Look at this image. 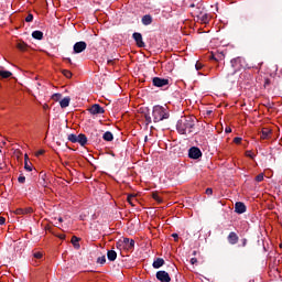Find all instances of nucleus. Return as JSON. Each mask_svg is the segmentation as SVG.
Returning a JSON list of instances; mask_svg holds the SVG:
<instances>
[{
    "mask_svg": "<svg viewBox=\"0 0 282 282\" xmlns=\"http://www.w3.org/2000/svg\"><path fill=\"white\" fill-rule=\"evenodd\" d=\"M74 54H80L87 50V43L85 42H77L74 44Z\"/></svg>",
    "mask_w": 282,
    "mask_h": 282,
    "instance_id": "5",
    "label": "nucleus"
},
{
    "mask_svg": "<svg viewBox=\"0 0 282 282\" xmlns=\"http://www.w3.org/2000/svg\"><path fill=\"white\" fill-rule=\"evenodd\" d=\"M191 263H192V265H195V263H197V258H192Z\"/></svg>",
    "mask_w": 282,
    "mask_h": 282,
    "instance_id": "43",
    "label": "nucleus"
},
{
    "mask_svg": "<svg viewBox=\"0 0 282 282\" xmlns=\"http://www.w3.org/2000/svg\"><path fill=\"white\" fill-rule=\"evenodd\" d=\"M152 265L155 270H159V268H162V265H164V259L158 258L156 260H154Z\"/></svg>",
    "mask_w": 282,
    "mask_h": 282,
    "instance_id": "12",
    "label": "nucleus"
},
{
    "mask_svg": "<svg viewBox=\"0 0 282 282\" xmlns=\"http://www.w3.org/2000/svg\"><path fill=\"white\" fill-rule=\"evenodd\" d=\"M3 224H6V218L0 216V226H3Z\"/></svg>",
    "mask_w": 282,
    "mask_h": 282,
    "instance_id": "42",
    "label": "nucleus"
},
{
    "mask_svg": "<svg viewBox=\"0 0 282 282\" xmlns=\"http://www.w3.org/2000/svg\"><path fill=\"white\" fill-rule=\"evenodd\" d=\"M62 74H63L66 78H72V72H69V70L64 69V70L62 72Z\"/></svg>",
    "mask_w": 282,
    "mask_h": 282,
    "instance_id": "30",
    "label": "nucleus"
},
{
    "mask_svg": "<svg viewBox=\"0 0 282 282\" xmlns=\"http://www.w3.org/2000/svg\"><path fill=\"white\" fill-rule=\"evenodd\" d=\"M0 76L1 78H10V76H12V73L10 70H3L0 67Z\"/></svg>",
    "mask_w": 282,
    "mask_h": 282,
    "instance_id": "20",
    "label": "nucleus"
},
{
    "mask_svg": "<svg viewBox=\"0 0 282 282\" xmlns=\"http://www.w3.org/2000/svg\"><path fill=\"white\" fill-rule=\"evenodd\" d=\"M119 248H123V250H133V246H135V241L133 239L123 238L118 241Z\"/></svg>",
    "mask_w": 282,
    "mask_h": 282,
    "instance_id": "3",
    "label": "nucleus"
},
{
    "mask_svg": "<svg viewBox=\"0 0 282 282\" xmlns=\"http://www.w3.org/2000/svg\"><path fill=\"white\" fill-rule=\"evenodd\" d=\"M132 36H133L138 47H144V41L142 40V34L141 33H133Z\"/></svg>",
    "mask_w": 282,
    "mask_h": 282,
    "instance_id": "9",
    "label": "nucleus"
},
{
    "mask_svg": "<svg viewBox=\"0 0 282 282\" xmlns=\"http://www.w3.org/2000/svg\"><path fill=\"white\" fill-rule=\"evenodd\" d=\"M107 257L110 261H116V259H118V253L115 250H108Z\"/></svg>",
    "mask_w": 282,
    "mask_h": 282,
    "instance_id": "15",
    "label": "nucleus"
},
{
    "mask_svg": "<svg viewBox=\"0 0 282 282\" xmlns=\"http://www.w3.org/2000/svg\"><path fill=\"white\" fill-rule=\"evenodd\" d=\"M61 94H54L53 96H52V100H55V102H58V100H61Z\"/></svg>",
    "mask_w": 282,
    "mask_h": 282,
    "instance_id": "31",
    "label": "nucleus"
},
{
    "mask_svg": "<svg viewBox=\"0 0 282 282\" xmlns=\"http://www.w3.org/2000/svg\"><path fill=\"white\" fill-rule=\"evenodd\" d=\"M33 20H34V15H32V14H29V15L25 18L26 23H31V21H33Z\"/></svg>",
    "mask_w": 282,
    "mask_h": 282,
    "instance_id": "32",
    "label": "nucleus"
},
{
    "mask_svg": "<svg viewBox=\"0 0 282 282\" xmlns=\"http://www.w3.org/2000/svg\"><path fill=\"white\" fill-rule=\"evenodd\" d=\"M69 102H72V98L65 97L59 101V106L62 109H66V107H69Z\"/></svg>",
    "mask_w": 282,
    "mask_h": 282,
    "instance_id": "11",
    "label": "nucleus"
},
{
    "mask_svg": "<svg viewBox=\"0 0 282 282\" xmlns=\"http://www.w3.org/2000/svg\"><path fill=\"white\" fill-rule=\"evenodd\" d=\"M66 61H68V63H72V58H66Z\"/></svg>",
    "mask_w": 282,
    "mask_h": 282,
    "instance_id": "49",
    "label": "nucleus"
},
{
    "mask_svg": "<svg viewBox=\"0 0 282 282\" xmlns=\"http://www.w3.org/2000/svg\"><path fill=\"white\" fill-rule=\"evenodd\" d=\"M33 39H36L37 41H41L43 39V32L41 31H34L32 33Z\"/></svg>",
    "mask_w": 282,
    "mask_h": 282,
    "instance_id": "21",
    "label": "nucleus"
},
{
    "mask_svg": "<svg viewBox=\"0 0 282 282\" xmlns=\"http://www.w3.org/2000/svg\"><path fill=\"white\" fill-rule=\"evenodd\" d=\"M69 142H78V135L76 134H69L68 135Z\"/></svg>",
    "mask_w": 282,
    "mask_h": 282,
    "instance_id": "25",
    "label": "nucleus"
},
{
    "mask_svg": "<svg viewBox=\"0 0 282 282\" xmlns=\"http://www.w3.org/2000/svg\"><path fill=\"white\" fill-rule=\"evenodd\" d=\"M156 279L158 281H161V282H171V275H169V272L166 271H158Z\"/></svg>",
    "mask_w": 282,
    "mask_h": 282,
    "instance_id": "6",
    "label": "nucleus"
},
{
    "mask_svg": "<svg viewBox=\"0 0 282 282\" xmlns=\"http://www.w3.org/2000/svg\"><path fill=\"white\" fill-rule=\"evenodd\" d=\"M89 111L93 116H98V113H105V108L100 107L98 104H95L89 108Z\"/></svg>",
    "mask_w": 282,
    "mask_h": 282,
    "instance_id": "7",
    "label": "nucleus"
},
{
    "mask_svg": "<svg viewBox=\"0 0 282 282\" xmlns=\"http://www.w3.org/2000/svg\"><path fill=\"white\" fill-rule=\"evenodd\" d=\"M169 108L166 106H154L152 109L153 122H162L169 120Z\"/></svg>",
    "mask_w": 282,
    "mask_h": 282,
    "instance_id": "2",
    "label": "nucleus"
},
{
    "mask_svg": "<svg viewBox=\"0 0 282 282\" xmlns=\"http://www.w3.org/2000/svg\"><path fill=\"white\" fill-rule=\"evenodd\" d=\"M34 259H43V252L36 251L33 253Z\"/></svg>",
    "mask_w": 282,
    "mask_h": 282,
    "instance_id": "29",
    "label": "nucleus"
},
{
    "mask_svg": "<svg viewBox=\"0 0 282 282\" xmlns=\"http://www.w3.org/2000/svg\"><path fill=\"white\" fill-rule=\"evenodd\" d=\"M72 243L75 248H80V245H78V237L73 236L72 237Z\"/></svg>",
    "mask_w": 282,
    "mask_h": 282,
    "instance_id": "23",
    "label": "nucleus"
},
{
    "mask_svg": "<svg viewBox=\"0 0 282 282\" xmlns=\"http://www.w3.org/2000/svg\"><path fill=\"white\" fill-rule=\"evenodd\" d=\"M97 263H100L101 265H102L104 263H107V258H106L105 256L99 257V258L97 259Z\"/></svg>",
    "mask_w": 282,
    "mask_h": 282,
    "instance_id": "27",
    "label": "nucleus"
},
{
    "mask_svg": "<svg viewBox=\"0 0 282 282\" xmlns=\"http://www.w3.org/2000/svg\"><path fill=\"white\" fill-rule=\"evenodd\" d=\"M0 153H1V150H0Z\"/></svg>",
    "mask_w": 282,
    "mask_h": 282,
    "instance_id": "53",
    "label": "nucleus"
},
{
    "mask_svg": "<svg viewBox=\"0 0 282 282\" xmlns=\"http://www.w3.org/2000/svg\"><path fill=\"white\" fill-rule=\"evenodd\" d=\"M235 210L236 213H238V215H243V213L246 212V205L241 202H238L235 205Z\"/></svg>",
    "mask_w": 282,
    "mask_h": 282,
    "instance_id": "10",
    "label": "nucleus"
},
{
    "mask_svg": "<svg viewBox=\"0 0 282 282\" xmlns=\"http://www.w3.org/2000/svg\"><path fill=\"white\" fill-rule=\"evenodd\" d=\"M152 83L154 87H165V85H169V79L154 77Z\"/></svg>",
    "mask_w": 282,
    "mask_h": 282,
    "instance_id": "8",
    "label": "nucleus"
},
{
    "mask_svg": "<svg viewBox=\"0 0 282 282\" xmlns=\"http://www.w3.org/2000/svg\"><path fill=\"white\" fill-rule=\"evenodd\" d=\"M256 182H263V173L256 176Z\"/></svg>",
    "mask_w": 282,
    "mask_h": 282,
    "instance_id": "33",
    "label": "nucleus"
},
{
    "mask_svg": "<svg viewBox=\"0 0 282 282\" xmlns=\"http://www.w3.org/2000/svg\"><path fill=\"white\" fill-rule=\"evenodd\" d=\"M246 155H247V158H251V159L254 158V153H252V151H247Z\"/></svg>",
    "mask_w": 282,
    "mask_h": 282,
    "instance_id": "36",
    "label": "nucleus"
},
{
    "mask_svg": "<svg viewBox=\"0 0 282 282\" xmlns=\"http://www.w3.org/2000/svg\"><path fill=\"white\" fill-rule=\"evenodd\" d=\"M200 20H202L203 23H206L208 21V14L202 15Z\"/></svg>",
    "mask_w": 282,
    "mask_h": 282,
    "instance_id": "35",
    "label": "nucleus"
},
{
    "mask_svg": "<svg viewBox=\"0 0 282 282\" xmlns=\"http://www.w3.org/2000/svg\"><path fill=\"white\" fill-rule=\"evenodd\" d=\"M225 131H226V133H231L232 129L226 128Z\"/></svg>",
    "mask_w": 282,
    "mask_h": 282,
    "instance_id": "45",
    "label": "nucleus"
},
{
    "mask_svg": "<svg viewBox=\"0 0 282 282\" xmlns=\"http://www.w3.org/2000/svg\"><path fill=\"white\" fill-rule=\"evenodd\" d=\"M15 215H25V209H17Z\"/></svg>",
    "mask_w": 282,
    "mask_h": 282,
    "instance_id": "34",
    "label": "nucleus"
},
{
    "mask_svg": "<svg viewBox=\"0 0 282 282\" xmlns=\"http://www.w3.org/2000/svg\"><path fill=\"white\" fill-rule=\"evenodd\" d=\"M104 140H106V142H111V140H113V134L111 132H105L104 133Z\"/></svg>",
    "mask_w": 282,
    "mask_h": 282,
    "instance_id": "22",
    "label": "nucleus"
},
{
    "mask_svg": "<svg viewBox=\"0 0 282 282\" xmlns=\"http://www.w3.org/2000/svg\"><path fill=\"white\" fill-rule=\"evenodd\" d=\"M24 169H25V171L31 172V171H32V163L25 161V162H24Z\"/></svg>",
    "mask_w": 282,
    "mask_h": 282,
    "instance_id": "28",
    "label": "nucleus"
},
{
    "mask_svg": "<svg viewBox=\"0 0 282 282\" xmlns=\"http://www.w3.org/2000/svg\"><path fill=\"white\" fill-rule=\"evenodd\" d=\"M206 195H213V188H207L206 189Z\"/></svg>",
    "mask_w": 282,
    "mask_h": 282,
    "instance_id": "41",
    "label": "nucleus"
},
{
    "mask_svg": "<svg viewBox=\"0 0 282 282\" xmlns=\"http://www.w3.org/2000/svg\"><path fill=\"white\" fill-rule=\"evenodd\" d=\"M148 122H151V117H147Z\"/></svg>",
    "mask_w": 282,
    "mask_h": 282,
    "instance_id": "48",
    "label": "nucleus"
},
{
    "mask_svg": "<svg viewBox=\"0 0 282 282\" xmlns=\"http://www.w3.org/2000/svg\"><path fill=\"white\" fill-rule=\"evenodd\" d=\"M25 162H28V154H25Z\"/></svg>",
    "mask_w": 282,
    "mask_h": 282,
    "instance_id": "50",
    "label": "nucleus"
},
{
    "mask_svg": "<svg viewBox=\"0 0 282 282\" xmlns=\"http://www.w3.org/2000/svg\"><path fill=\"white\" fill-rule=\"evenodd\" d=\"M17 48L20 50V52H25V50H28V44L25 42H18Z\"/></svg>",
    "mask_w": 282,
    "mask_h": 282,
    "instance_id": "19",
    "label": "nucleus"
},
{
    "mask_svg": "<svg viewBox=\"0 0 282 282\" xmlns=\"http://www.w3.org/2000/svg\"><path fill=\"white\" fill-rule=\"evenodd\" d=\"M172 237H173L174 239H177L178 236H177V234H173Z\"/></svg>",
    "mask_w": 282,
    "mask_h": 282,
    "instance_id": "46",
    "label": "nucleus"
},
{
    "mask_svg": "<svg viewBox=\"0 0 282 282\" xmlns=\"http://www.w3.org/2000/svg\"><path fill=\"white\" fill-rule=\"evenodd\" d=\"M18 181L20 182V184H23V182H25V177H24V176H20V177L18 178Z\"/></svg>",
    "mask_w": 282,
    "mask_h": 282,
    "instance_id": "40",
    "label": "nucleus"
},
{
    "mask_svg": "<svg viewBox=\"0 0 282 282\" xmlns=\"http://www.w3.org/2000/svg\"><path fill=\"white\" fill-rule=\"evenodd\" d=\"M61 239H65V236H61Z\"/></svg>",
    "mask_w": 282,
    "mask_h": 282,
    "instance_id": "51",
    "label": "nucleus"
},
{
    "mask_svg": "<svg viewBox=\"0 0 282 282\" xmlns=\"http://www.w3.org/2000/svg\"><path fill=\"white\" fill-rule=\"evenodd\" d=\"M234 142H235L236 144H240V143H241V138L236 137V138L234 139Z\"/></svg>",
    "mask_w": 282,
    "mask_h": 282,
    "instance_id": "38",
    "label": "nucleus"
},
{
    "mask_svg": "<svg viewBox=\"0 0 282 282\" xmlns=\"http://www.w3.org/2000/svg\"><path fill=\"white\" fill-rule=\"evenodd\" d=\"M128 203L130 206H135V204H138V198L135 197V195L133 194L129 195Z\"/></svg>",
    "mask_w": 282,
    "mask_h": 282,
    "instance_id": "17",
    "label": "nucleus"
},
{
    "mask_svg": "<svg viewBox=\"0 0 282 282\" xmlns=\"http://www.w3.org/2000/svg\"><path fill=\"white\" fill-rule=\"evenodd\" d=\"M77 142L82 145L85 147L87 144V137L85 134H79L77 135Z\"/></svg>",
    "mask_w": 282,
    "mask_h": 282,
    "instance_id": "14",
    "label": "nucleus"
},
{
    "mask_svg": "<svg viewBox=\"0 0 282 282\" xmlns=\"http://www.w3.org/2000/svg\"><path fill=\"white\" fill-rule=\"evenodd\" d=\"M238 63H241V57H237V58L231 59L232 67H237Z\"/></svg>",
    "mask_w": 282,
    "mask_h": 282,
    "instance_id": "26",
    "label": "nucleus"
},
{
    "mask_svg": "<svg viewBox=\"0 0 282 282\" xmlns=\"http://www.w3.org/2000/svg\"><path fill=\"white\" fill-rule=\"evenodd\" d=\"M270 133H272L270 129L263 128L261 133V140H268V138L270 137Z\"/></svg>",
    "mask_w": 282,
    "mask_h": 282,
    "instance_id": "16",
    "label": "nucleus"
},
{
    "mask_svg": "<svg viewBox=\"0 0 282 282\" xmlns=\"http://www.w3.org/2000/svg\"><path fill=\"white\" fill-rule=\"evenodd\" d=\"M193 127H195V118L193 117H181L176 123V130L181 135L193 133Z\"/></svg>",
    "mask_w": 282,
    "mask_h": 282,
    "instance_id": "1",
    "label": "nucleus"
},
{
    "mask_svg": "<svg viewBox=\"0 0 282 282\" xmlns=\"http://www.w3.org/2000/svg\"><path fill=\"white\" fill-rule=\"evenodd\" d=\"M58 221H59V224H63V218L59 217V218H58Z\"/></svg>",
    "mask_w": 282,
    "mask_h": 282,
    "instance_id": "47",
    "label": "nucleus"
},
{
    "mask_svg": "<svg viewBox=\"0 0 282 282\" xmlns=\"http://www.w3.org/2000/svg\"><path fill=\"white\" fill-rule=\"evenodd\" d=\"M142 23L143 25H151V23H153V18H151V15H144L142 18Z\"/></svg>",
    "mask_w": 282,
    "mask_h": 282,
    "instance_id": "18",
    "label": "nucleus"
},
{
    "mask_svg": "<svg viewBox=\"0 0 282 282\" xmlns=\"http://www.w3.org/2000/svg\"><path fill=\"white\" fill-rule=\"evenodd\" d=\"M30 213H33V209L31 207L24 209V215H28Z\"/></svg>",
    "mask_w": 282,
    "mask_h": 282,
    "instance_id": "37",
    "label": "nucleus"
},
{
    "mask_svg": "<svg viewBox=\"0 0 282 282\" xmlns=\"http://www.w3.org/2000/svg\"><path fill=\"white\" fill-rule=\"evenodd\" d=\"M280 248H282V243L280 245Z\"/></svg>",
    "mask_w": 282,
    "mask_h": 282,
    "instance_id": "52",
    "label": "nucleus"
},
{
    "mask_svg": "<svg viewBox=\"0 0 282 282\" xmlns=\"http://www.w3.org/2000/svg\"><path fill=\"white\" fill-rule=\"evenodd\" d=\"M188 156L192 160H199V158H202V150H199V148H191L188 151Z\"/></svg>",
    "mask_w": 282,
    "mask_h": 282,
    "instance_id": "4",
    "label": "nucleus"
},
{
    "mask_svg": "<svg viewBox=\"0 0 282 282\" xmlns=\"http://www.w3.org/2000/svg\"><path fill=\"white\" fill-rule=\"evenodd\" d=\"M195 68L197 69V72H199V69H202V64L197 63V64L195 65Z\"/></svg>",
    "mask_w": 282,
    "mask_h": 282,
    "instance_id": "44",
    "label": "nucleus"
},
{
    "mask_svg": "<svg viewBox=\"0 0 282 282\" xmlns=\"http://www.w3.org/2000/svg\"><path fill=\"white\" fill-rule=\"evenodd\" d=\"M43 153H45V150H40L35 152V156L39 158V155H43Z\"/></svg>",
    "mask_w": 282,
    "mask_h": 282,
    "instance_id": "39",
    "label": "nucleus"
},
{
    "mask_svg": "<svg viewBox=\"0 0 282 282\" xmlns=\"http://www.w3.org/2000/svg\"><path fill=\"white\" fill-rule=\"evenodd\" d=\"M228 241L229 243H237V241H239V237H237V234L235 232H230L229 236H228Z\"/></svg>",
    "mask_w": 282,
    "mask_h": 282,
    "instance_id": "13",
    "label": "nucleus"
},
{
    "mask_svg": "<svg viewBox=\"0 0 282 282\" xmlns=\"http://www.w3.org/2000/svg\"><path fill=\"white\" fill-rule=\"evenodd\" d=\"M152 197L155 202H158L159 204H162V198L160 197V195L158 193H153Z\"/></svg>",
    "mask_w": 282,
    "mask_h": 282,
    "instance_id": "24",
    "label": "nucleus"
}]
</instances>
